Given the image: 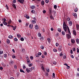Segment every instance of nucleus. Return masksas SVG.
<instances>
[{
  "instance_id": "1",
  "label": "nucleus",
  "mask_w": 79,
  "mask_h": 79,
  "mask_svg": "<svg viewBox=\"0 0 79 79\" xmlns=\"http://www.w3.org/2000/svg\"><path fill=\"white\" fill-rule=\"evenodd\" d=\"M63 26V29L64 30L65 32H66L67 31V26H68V25L66 24V23L64 21Z\"/></svg>"
},
{
  "instance_id": "2",
  "label": "nucleus",
  "mask_w": 79,
  "mask_h": 79,
  "mask_svg": "<svg viewBox=\"0 0 79 79\" xmlns=\"http://www.w3.org/2000/svg\"><path fill=\"white\" fill-rule=\"evenodd\" d=\"M58 51L59 52H61L62 50V45H59V46L58 49Z\"/></svg>"
},
{
  "instance_id": "3",
  "label": "nucleus",
  "mask_w": 79,
  "mask_h": 79,
  "mask_svg": "<svg viewBox=\"0 0 79 79\" xmlns=\"http://www.w3.org/2000/svg\"><path fill=\"white\" fill-rule=\"evenodd\" d=\"M67 38L68 39H69L71 37V35L67 34H66Z\"/></svg>"
},
{
  "instance_id": "4",
  "label": "nucleus",
  "mask_w": 79,
  "mask_h": 79,
  "mask_svg": "<svg viewBox=\"0 0 79 79\" xmlns=\"http://www.w3.org/2000/svg\"><path fill=\"white\" fill-rule=\"evenodd\" d=\"M14 62L13 60H11L9 62L10 64V65H12L14 64Z\"/></svg>"
},
{
  "instance_id": "5",
  "label": "nucleus",
  "mask_w": 79,
  "mask_h": 79,
  "mask_svg": "<svg viewBox=\"0 0 79 79\" xmlns=\"http://www.w3.org/2000/svg\"><path fill=\"white\" fill-rule=\"evenodd\" d=\"M20 3H23L24 2V0H17Z\"/></svg>"
},
{
  "instance_id": "6",
  "label": "nucleus",
  "mask_w": 79,
  "mask_h": 79,
  "mask_svg": "<svg viewBox=\"0 0 79 79\" xmlns=\"http://www.w3.org/2000/svg\"><path fill=\"white\" fill-rule=\"evenodd\" d=\"M73 34L74 35H76V31L75 30H73Z\"/></svg>"
},
{
  "instance_id": "7",
  "label": "nucleus",
  "mask_w": 79,
  "mask_h": 79,
  "mask_svg": "<svg viewBox=\"0 0 79 79\" xmlns=\"http://www.w3.org/2000/svg\"><path fill=\"white\" fill-rule=\"evenodd\" d=\"M35 29L36 30L39 29V26L37 25H36L35 26Z\"/></svg>"
},
{
  "instance_id": "8",
  "label": "nucleus",
  "mask_w": 79,
  "mask_h": 79,
  "mask_svg": "<svg viewBox=\"0 0 79 79\" xmlns=\"http://www.w3.org/2000/svg\"><path fill=\"white\" fill-rule=\"evenodd\" d=\"M76 26L77 31H79V25L77 24H76Z\"/></svg>"
},
{
  "instance_id": "9",
  "label": "nucleus",
  "mask_w": 79,
  "mask_h": 79,
  "mask_svg": "<svg viewBox=\"0 0 79 79\" xmlns=\"http://www.w3.org/2000/svg\"><path fill=\"white\" fill-rule=\"evenodd\" d=\"M26 70L27 73H29L30 72L29 69H28V68H27L26 69Z\"/></svg>"
},
{
  "instance_id": "10",
  "label": "nucleus",
  "mask_w": 79,
  "mask_h": 79,
  "mask_svg": "<svg viewBox=\"0 0 79 79\" xmlns=\"http://www.w3.org/2000/svg\"><path fill=\"white\" fill-rule=\"evenodd\" d=\"M69 26H72L73 25V22L71 21H70L69 22Z\"/></svg>"
},
{
  "instance_id": "11",
  "label": "nucleus",
  "mask_w": 79,
  "mask_h": 79,
  "mask_svg": "<svg viewBox=\"0 0 79 79\" xmlns=\"http://www.w3.org/2000/svg\"><path fill=\"white\" fill-rule=\"evenodd\" d=\"M71 42L72 44H75V40L74 39H71Z\"/></svg>"
},
{
  "instance_id": "12",
  "label": "nucleus",
  "mask_w": 79,
  "mask_h": 79,
  "mask_svg": "<svg viewBox=\"0 0 79 79\" xmlns=\"http://www.w3.org/2000/svg\"><path fill=\"white\" fill-rule=\"evenodd\" d=\"M73 15L74 16L75 18H77V14L76 13H73Z\"/></svg>"
},
{
  "instance_id": "13",
  "label": "nucleus",
  "mask_w": 79,
  "mask_h": 79,
  "mask_svg": "<svg viewBox=\"0 0 79 79\" xmlns=\"http://www.w3.org/2000/svg\"><path fill=\"white\" fill-rule=\"evenodd\" d=\"M52 13L53 14V15H55V16H56V11L53 10L52 11Z\"/></svg>"
},
{
  "instance_id": "14",
  "label": "nucleus",
  "mask_w": 79,
  "mask_h": 79,
  "mask_svg": "<svg viewBox=\"0 0 79 79\" xmlns=\"http://www.w3.org/2000/svg\"><path fill=\"white\" fill-rule=\"evenodd\" d=\"M50 13V14L51 15H52V9H50L49 10Z\"/></svg>"
},
{
  "instance_id": "15",
  "label": "nucleus",
  "mask_w": 79,
  "mask_h": 79,
  "mask_svg": "<svg viewBox=\"0 0 79 79\" xmlns=\"http://www.w3.org/2000/svg\"><path fill=\"white\" fill-rule=\"evenodd\" d=\"M29 27L30 28V29H32V27H33V24H31L29 25Z\"/></svg>"
},
{
  "instance_id": "16",
  "label": "nucleus",
  "mask_w": 79,
  "mask_h": 79,
  "mask_svg": "<svg viewBox=\"0 0 79 79\" xmlns=\"http://www.w3.org/2000/svg\"><path fill=\"white\" fill-rule=\"evenodd\" d=\"M50 18L51 19L54 20V18L52 16V15H51L50 16Z\"/></svg>"
},
{
  "instance_id": "17",
  "label": "nucleus",
  "mask_w": 79,
  "mask_h": 79,
  "mask_svg": "<svg viewBox=\"0 0 79 79\" xmlns=\"http://www.w3.org/2000/svg\"><path fill=\"white\" fill-rule=\"evenodd\" d=\"M76 42L77 43V44H79V39L78 38H77V39H76Z\"/></svg>"
},
{
  "instance_id": "18",
  "label": "nucleus",
  "mask_w": 79,
  "mask_h": 79,
  "mask_svg": "<svg viewBox=\"0 0 79 79\" xmlns=\"http://www.w3.org/2000/svg\"><path fill=\"white\" fill-rule=\"evenodd\" d=\"M13 36L11 35H10L8 36V38L10 39H13Z\"/></svg>"
},
{
  "instance_id": "19",
  "label": "nucleus",
  "mask_w": 79,
  "mask_h": 79,
  "mask_svg": "<svg viewBox=\"0 0 79 79\" xmlns=\"http://www.w3.org/2000/svg\"><path fill=\"white\" fill-rule=\"evenodd\" d=\"M6 43H7L8 44H9L10 43V41L8 39H7L6 40Z\"/></svg>"
},
{
  "instance_id": "20",
  "label": "nucleus",
  "mask_w": 79,
  "mask_h": 79,
  "mask_svg": "<svg viewBox=\"0 0 79 79\" xmlns=\"http://www.w3.org/2000/svg\"><path fill=\"white\" fill-rule=\"evenodd\" d=\"M12 6H13V7H14V8H15V9H16V5H15V4H12Z\"/></svg>"
},
{
  "instance_id": "21",
  "label": "nucleus",
  "mask_w": 79,
  "mask_h": 79,
  "mask_svg": "<svg viewBox=\"0 0 79 79\" xmlns=\"http://www.w3.org/2000/svg\"><path fill=\"white\" fill-rule=\"evenodd\" d=\"M35 6H30V8H31L32 10L35 8Z\"/></svg>"
},
{
  "instance_id": "22",
  "label": "nucleus",
  "mask_w": 79,
  "mask_h": 79,
  "mask_svg": "<svg viewBox=\"0 0 79 79\" xmlns=\"http://www.w3.org/2000/svg\"><path fill=\"white\" fill-rule=\"evenodd\" d=\"M20 72L21 73H25V72H24V71H23V70L22 69H20Z\"/></svg>"
},
{
  "instance_id": "23",
  "label": "nucleus",
  "mask_w": 79,
  "mask_h": 79,
  "mask_svg": "<svg viewBox=\"0 0 79 79\" xmlns=\"http://www.w3.org/2000/svg\"><path fill=\"white\" fill-rule=\"evenodd\" d=\"M47 40L48 43H50V42H51L50 38H48L47 39Z\"/></svg>"
},
{
  "instance_id": "24",
  "label": "nucleus",
  "mask_w": 79,
  "mask_h": 79,
  "mask_svg": "<svg viewBox=\"0 0 79 79\" xmlns=\"http://www.w3.org/2000/svg\"><path fill=\"white\" fill-rule=\"evenodd\" d=\"M40 39L41 40H44V38L43 36H41V37L40 38Z\"/></svg>"
},
{
  "instance_id": "25",
  "label": "nucleus",
  "mask_w": 79,
  "mask_h": 79,
  "mask_svg": "<svg viewBox=\"0 0 79 79\" xmlns=\"http://www.w3.org/2000/svg\"><path fill=\"white\" fill-rule=\"evenodd\" d=\"M17 36L19 38H20V37H21V35H19V34H17Z\"/></svg>"
},
{
  "instance_id": "26",
  "label": "nucleus",
  "mask_w": 79,
  "mask_h": 79,
  "mask_svg": "<svg viewBox=\"0 0 79 79\" xmlns=\"http://www.w3.org/2000/svg\"><path fill=\"white\" fill-rule=\"evenodd\" d=\"M41 4L42 5H44V1H41Z\"/></svg>"
},
{
  "instance_id": "27",
  "label": "nucleus",
  "mask_w": 79,
  "mask_h": 79,
  "mask_svg": "<svg viewBox=\"0 0 79 79\" xmlns=\"http://www.w3.org/2000/svg\"><path fill=\"white\" fill-rule=\"evenodd\" d=\"M31 22L33 24H35V23H36V21H35L32 20Z\"/></svg>"
},
{
  "instance_id": "28",
  "label": "nucleus",
  "mask_w": 79,
  "mask_h": 79,
  "mask_svg": "<svg viewBox=\"0 0 79 79\" xmlns=\"http://www.w3.org/2000/svg\"><path fill=\"white\" fill-rule=\"evenodd\" d=\"M4 58H6L7 57V54H5L4 55Z\"/></svg>"
},
{
  "instance_id": "29",
  "label": "nucleus",
  "mask_w": 79,
  "mask_h": 79,
  "mask_svg": "<svg viewBox=\"0 0 79 79\" xmlns=\"http://www.w3.org/2000/svg\"><path fill=\"white\" fill-rule=\"evenodd\" d=\"M27 63H29V64H31V61H30V60H27Z\"/></svg>"
},
{
  "instance_id": "30",
  "label": "nucleus",
  "mask_w": 79,
  "mask_h": 79,
  "mask_svg": "<svg viewBox=\"0 0 79 79\" xmlns=\"http://www.w3.org/2000/svg\"><path fill=\"white\" fill-rule=\"evenodd\" d=\"M62 34L63 35H65V32H64V31H62Z\"/></svg>"
},
{
  "instance_id": "31",
  "label": "nucleus",
  "mask_w": 79,
  "mask_h": 79,
  "mask_svg": "<svg viewBox=\"0 0 79 79\" xmlns=\"http://www.w3.org/2000/svg\"><path fill=\"white\" fill-rule=\"evenodd\" d=\"M20 40L21 41H24V39L23 38V37H21L20 38Z\"/></svg>"
},
{
  "instance_id": "32",
  "label": "nucleus",
  "mask_w": 79,
  "mask_h": 79,
  "mask_svg": "<svg viewBox=\"0 0 79 79\" xmlns=\"http://www.w3.org/2000/svg\"><path fill=\"white\" fill-rule=\"evenodd\" d=\"M44 55H45V56H47V53L46 52H44Z\"/></svg>"
},
{
  "instance_id": "33",
  "label": "nucleus",
  "mask_w": 79,
  "mask_h": 79,
  "mask_svg": "<svg viewBox=\"0 0 79 79\" xmlns=\"http://www.w3.org/2000/svg\"><path fill=\"white\" fill-rule=\"evenodd\" d=\"M38 35L39 37H41V34L40 33H39L38 34Z\"/></svg>"
},
{
  "instance_id": "34",
  "label": "nucleus",
  "mask_w": 79,
  "mask_h": 79,
  "mask_svg": "<svg viewBox=\"0 0 79 79\" xmlns=\"http://www.w3.org/2000/svg\"><path fill=\"white\" fill-rule=\"evenodd\" d=\"M3 23L4 25H5V26H6V25H7V23H6L5 22H3Z\"/></svg>"
},
{
  "instance_id": "35",
  "label": "nucleus",
  "mask_w": 79,
  "mask_h": 79,
  "mask_svg": "<svg viewBox=\"0 0 79 79\" xmlns=\"http://www.w3.org/2000/svg\"><path fill=\"white\" fill-rule=\"evenodd\" d=\"M14 40L15 41V42H17V41H18V39H17L16 38H14Z\"/></svg>"
},
{
  "instance_id": "36",
  "label": "nucleus",
  "mask_w": 79,
  "mask_h": 79,
  "mask_svg": "<svg viewBox=\"0 0 79 79\" xmlns=\"http://www.w3.org/2000/svg\"><path fill=\"white\" fill-rule=\"evenodd\" d=\"M14 67L15 69H17V66L16 65H14Z\"/></svg>"
},
{
  "instance_id": "37",
  "label": "nucleus",
  "mask_w": 79,
  "mask_h": 79,
  "mask_svg": "<svg viewBox=\"0 0 79 79\" xmlns=\"http://www.w3.org/2000/svg\"><path fill=\"white\" fill-rule=\"evenodd\" d=\"M58 31H59V32H61V28H58Z\"/></svg>"
},
{
  "instance_id": "38",
  "label": "nucleus",
  "mask_w": 79,
  "mask_h": 79,
  "mask_svg": "<svg viewBox=\"0 0 79 79\" xmlns=\"http://www.w3.org/2000/svg\"><path fill=\"white\" fill-rule=\"evenodd\" d=\"M41 68L42 70L43 71H45V69H44V66H42Z\"/></svg>"
},
{
  "instance_id": "39",
  "label": "nucleus",
  "mask_w": 79,
  "mask_h": 79,
  "mask_svg": "<svg viewBox=\"0 0 79 79\" xmlns=\"http://www.w3.org/2000/svg\"><path fill=\"white\" fill-rule=\"evenodd\" d=\"M40 48L41 49H42V50H44V47L43 46H41L40 47Z\"/></svg>"
},
{
  "instance_id": "40",
  "label": "nucleus",
  "mask_w": 79,
  "mask_h": 79,
  "mask_svg": "<svg viewBox=\"0 0 79 79\" xmlns=\"http://www.w3.org/2000/svg\"><path fill=\"white\" fill-rule=\"evenodd\" d=\"M66 54H65V55L63 56V58H64V59H65V58H66Z\"/></svg>"
},
{
  "instance_id": "41",
  "label": "nucleus",
  "mask_w": 79,
  "mask_h": 79,
  "mask_svg": "<svg viewBox=\"0 0 79 79\" xmlns=\"http://www.w3.org/2000/svg\"><path fill=\"white\" fill-rule=\"evenodd\" d=\"M53 52H57V50H56V49H55V48H54L53 50Z\"/></svg>"
},
{
  "instance_id": "42",
  "label": "nucleus",
  "mask_w": 79,
  "mask_h": 79,
  "mask_svg": "<svg viewBox=\"0 0 79 79\" xmlns=\"http://www.w3.org/2000/svg\"><path fill=\"white\" fill-rule=\"evenodd\" d=\"M45 2L46 3H48V2H49V0H46Z\"/></svg>"
},
{
  "instance_id": "43",
  "label": "nucleus",
  "mask_w": 79,
  "mask_h": 79,
  "mask_svg": "<svg viewBox=\"0 0 79 79\" xmlns=\"http://www.w3.org/2000/svg\"><path fill=\"white\" fill-rule=\"evenodd\" d=\"M32 70H34L35 69V68L34 66L31 67V68Z\"/></svg>"
},
{
  "instance_id": "44",
  "label": "nucleus",
  "mask_w": 79,
  "mask_h": 79,
  "mask_svg": "<svg viewBox=\"0 0 79 79\" xmlns=\"http://www.w3.org/2000/svg\"><path fill=\"white\" fill-rule=\"evenodd\" d=\"M12 58H13V59H14V58H16V56L15 55H12Z\"/></svg>"
},
{
  "instance_id": "45",
  "label": "nucleus",
  "mask_w": 79,
  "mask_h": 79,
  "mask_svg": "<svg viewBox=\"0 0 79 79\" xmlns=\"http://www.w3.org/2000/svg\"><path fill=\"white\" fill-rule=\"evenodd\" d=\"M57 7V6L56 5H55L54 6V9H56Z\"/></svg>"
},
{
  "instance_id": "46",
  "label": "nucleus",
  "mask_w": 79,
  "mask_h": 79,
  "mask_svg": "<svg viewBox=\"0 0 79 79\" xmlns=\"http://www.w3.org/2000/svg\"><path fill=\"white\" fill-rule=\"evenodd\" d=\"M16 29V26H15L14 28H13V30H14V31H15V29Z\"/></svg>"
},
{
  "instance_id": "47",
  "label": "nucleus",
  "mask_w": 79,
  "mask_h": 79,
  "mask_svg": "<svg viewBox=\"0 0 79 79\" xmlns=\"http://www.w3.org/2000/svg\"><path fill=\"white\" fill-rule=\"evenodd\" d=\"M13 2L14 3H16V1L14 0L13 1Z\"/></svg>"
},
{
  "instance_id": "48",
  "label": "nucleus",
  "mask_w": 79,
  "mask_h": 79,
  "mask_svg": "<svg viewBox=\"0 0 79 79\" xmlns=\"http://www.w3.org/2000/svg\"><path fill=\"white\" fill-rule=\"evenodd\" d=\"M32 66V64H30L28 65V66L29 67H31Z\"/></svg>"
},
{
  "instance_id": "49",
  "label": "nucleus",
  "mask_w": 79,
  "mask_h": 79,
  "mask_svg": "<svg viewBox=\"0 0 79 79\" xmlns=\"http://www.w3.org/2000/svg\"><path fill=\"white\" fill-rule=\"evenodd\" d=\"M36 56L37 58H38L39 56V55L38 54H36Z\"/></svg>"
},
{
  "instance_id": "50",
  "label": "nucleus",
  "mask_w": 79,
  "mask_h": 79,
  "mask_svg": "<svg viewBox=\"0 0 79 79\" xmlns=\"http://www.w3.org/2000/svg\"><path fill=\"white\" fill-rule=\"evenodd\" d=\"M67 20L68 21H70V18H67Z\"/></svg>"
},
{
  "instance_id": "51",
  "label": "nucleus",
  "mask_w": 79,
  "mask_h": 79,
  "mask_svg": "<svg viewBox=\"0 0 79 79\" xmlns=\"http://www.w3.org/2000/svg\"><path fill=\"white\" fill-rule=\"evenodd\" d=\"M31 12L32 13H35V10H31Z\"/></svg>"
},
{
  "instance_id": "52",
  "label": "nucleus",
  "mask_w": 79,
  "mask_h": 79,
  "mask_svg": "<svg viewBox=\"0 0 79 79\" xmlns=\"http://www.w3.org/2000/svg\"><path fill=\"white\" fill-rule=\"evenodd\" d=\"M70 53L71 54H73V50L72 49H71L70 50Z\"/></svg>"
},
{
  "instance_id": "53",
  "label": "nucleus",
  "mask_w": 79,
  "mask_h": 79,
  "mask_svg": "<svg viewBox=\"0 0 79 79\" xmlns=\"http://www.w3.org/2000/svg\"><path fill=\"white\" fill-rule=\"evenodd\" d=\"M23 69H26V66L24 65H23Z\"/></svg>"
},
{
  "instance_id": "54",
  "label": "nucleus",
  "mask_w": 79,
  "mask_h": 79,
  "mask_svg": "<svg viewBox=\"0 0 79 79\" xmlns=\"http://www.w3.org/2000/svg\"><path fill=\"white\" fill-rule=\"evenodd\" d=\"M3 52L2 51H0V54L2 55V54H3Z\"/></svg>"
},
{
  "instance_id": "55",
  "label": "nucleus",
  "mask_w": 79,
  "mask_h": 79,
  "mask_svg": "<svg viewBox=\"0 0 79 79\" xmlns=\"http://www.w3.org/2000/svg\"><path fill=\"white\" fill-rule=\"evenodd\" d=\"M60 56H63V53H62V52H61V53H60Z\"/></svg>"
},
{
  "instance_id": "56",
  "label": "nucleus",
  "mask_w": 79,
  "mask_h": 79,
  "mask_svg": "<svg viewBox=\"0 0 79 79\" xmlns=\"http://www.w3.org/2000/svg\"><path fill=\"white\" fill-rule=\"evenodd\" d=\"M56 47H58V45H59V44H58V43H56Z\"/></svg>"
},
{
  "instance_id": "57",
  "label": "nucleus",
  "mask_w": 79,
  "mask_h": 79,
  "mask_svg": "<svg viewBox=\"0 0 79 79\" xmlns=\"http://www.w3.org/2000/svg\"><path fill=\"white\" fill-rule=\"evenodd\" d=\"M30 58L31 60H33V59H34V57L31 56H30Z\"/></svg>"
},
{
  "instance_id": "58",
  "label": "nucleus",
  "mask_w": 79,
  "mask_h": 79,
  "mask_svg": "<svg viewBox=\"0 0 79 79\" xmlns=\"http://www.w3.org/2000/svg\"><path fill=\"white\" fill-rule=\"evenodd\" d=\"M46 70L48 73H49V72H50V69H46Z\"/></svg>"
},
{
  "instance_id": "59",
  "label": "nucleus",
  "mask_w": 79,
  "mask_h": 79,
  "mask_svg": "<svg viewBox=\"0 0 79 79\" xmlns=\"http://www.w3.org/2000/svg\"><path fill=\"white\" fill-rule=\"evenodd\" d=\"M2 66L3 67H4V68H5V67H6V64H4Z\"/></svg>"
},
{
  "instance_id": "60",
  "label": "nucleus",
  "mask_w": 79,
  "mask_h": 79,
  "mask_svg": "<svg viewBox=\"0 0 79 79\" xmlns=\"http://www.w3.org/2000/svg\"><path fill=\"white\" fill-rule=\"evenodd\" d=\"M77 53H79V48H77Z\"/></svg>"
},
{
  "instance_id": "61",
  "label": "nucleus",
  "mask_w": 79,
  "mask_h": 79,
  "mask_svg": "<svg viewBox=\"0 0 79 79\" xmlns=\"http://www.w3.org/2000/svg\"><path fill=\"white\" fill-rule=\"evenodd\" d=\"M8 22L11 23L12 22L11 21V19H10Z\"/></svg>"
},
{
  "instance_id": "62",
  "label": "nucleus",
  "mask_w": 79,
  "mask_h": 79,
  "mask_svg": "<svg viewBox=\"0 0 79 79\" xmlns=\"http://www.w3.org/2000/svg\"><path fill=\"white\" fill-rule=\"evenodd\" d=\"M6 7L7 8V10H8V5H6Z\"/></svg>"
},
{
  "instance_id": "63",
  "label": "nucleus",
  "mask_w": 79,
  "mask_h": 79,
  "mask_svg": "<svg viewBox=\"0 0 79 79\" xmlns=\"http://www.w3.org/2000/svg\"><path fill=\"white\" fill-rule=\"evenodd\" d=\"M39 56V55H42V53L40 52H38V54Z\"/></svg>"
},
{
  "instance_id": "64",
  "label": "nucleus",
  "mask_w": 79,
  "mask_h": 79,
  "mask_svg": "<svg viewBox=\"0 0 79 79\" xmlns=\"http://www.w3.org/2000/svg\"><path fill=\"white\" fill-rule=\"evenodd\" d=\"M74 11L75 12H77V9L75 8L74 10Z\"/></svg>"
}]
</instances>
